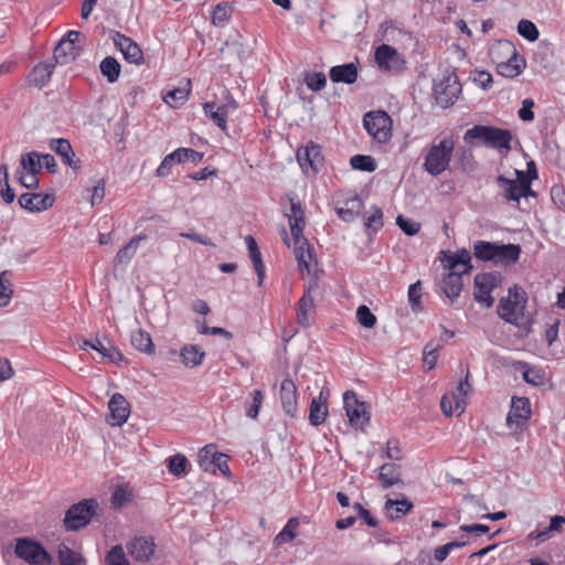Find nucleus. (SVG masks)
I'll list each match as a JSON object with an SVG mask.
<instances>
[{
  "instance_id": "obj_32",
  "label": "nucleus",
  "mask_w": 565,
  "mask_h": 565,
  "mask_svg": "<svg viewBox=\"0 0 565 565\" xmlns=\"http://www.w3.org/2000/svg\"><path fill=\"white\" fill-rule=\"evenodd\" d=\"M471 391V385L469 383V370H467L466 376L461 380L456 390L452 392V399L455 402V411L458 412V415H461L466 408V397Z\"/></svg>"
},
{
  "instance_id": "obj_28",
  "label": "nucleus",
  "mask_w": 565,
  "mask_h": 565,
  "mask_svg": "<svg viewBox=\"0 0 565 565\" xmlns=\"http://www.w3.org/2000/svg\"><path fill=\"white\" fill-rule=\"evenodd\" d=\"M54 67L52 63H40L35 65L29 75V83L39 88L44 87L51 81Z\"/></svg>"
},
{
  "instance_id": "obj_57",
  "label": "nucleus",
  "mask_w": 565,
  "mask_h": 565,
  "mask_svg": "<svg viewBox=\"0 0 565 565\" xmlns=\"http://www.w3.org/2000/svg\"><path fill=\"white\" fill-rule=\"evenodd\" d=\"M103 358H107L111 362H116L121 359V353L114 347L107 348L100 340H96L95 348Z\"/></svg>"
},
{
  "instance_id": "obj_55",
  "label": "nucleus",
  "mask_w": 565,
  "mask_h": 565,
  "mask_svg": "<svg viewBox=\"0 0 565 565\" xmlns=\"http://www.w3.org/2000/svg\"><path fill=\"white\" fill-rule=\"evenodd\" d=\"M364 225L369 230H373L374 232L379 231L383 226V212L377 206H372L371 214L365 216Z\"/></svg>"
},
{
  "instance_id": "obj_45",
  "label": "nucleus",
  "mask_w": 565,
  "mask_h": 565,
  "mask_svg": "<svg viewBox=\"0 0 565 565\" xmlns=\"http://www.w3.org/2000/svg\"><path fill=\"white\" fill-rule=\"evenodd\" d=\"M264 402V393L260 390H254L250 393V401L245 403V415L248 418L256 419Z\"/></svg>"
},
{
  "instance_id": "obj_1",
  "label": "nucleus",
  "mask_w": 565,
  "mask_h": 565,
  "mask_svg": "<svg viewBox=\"0 0 565 565\" xmlns=\"http://www.w3.org/2000/svg\"><path fill=\"white\" fill-rule=\"evenodd\" d=\"M463 139L469 142L480 140L488 148L495 149L503 156L511 151L512 132L494 126L475 125L465 132Z\"/></svg>"
},
{
  "instance_id": "obj_9",
  "label": "nucleus",
  "mask_w": 565,
  "mask_h": 565,
  "mask_svg": "<svg viewBox=\"0 0 565 565\" xmlns=\"http://www.w3.org/2000/svg\"><path fill=\"white\" fill-rule=\"evenodd\" d=\"M343 404L350 425L363 429L370 422L365 403L360 402L354 392L347 391L343 394Z\"/></svg>"
},
{
  "instance_id": "obj_23",
  "label": "nucleus",
  "mask_w": 565,
  "mask_h": 565,
  "mask_svg": "<svg viewBox=\"0 0 565 565\" xmlns=\"http://www.w3.org/2000/svg\"><path fill=\"white\" fill-rule=\"evenodd\" d=\"M440 291L451 301L457 299L462 290L463 281L462 276L458 273H446L439 280Z\"/></svg>"
},
{
  "instance_id": "obj_26",
  "label": "nucleus",
  "mask_w": 565,
  "mask_h": 565,
  "mask_svg": "<svg viewBox=\"0 0 565 565\" xmlns=\"http://www.w3.org/2000/svg\"><path fill=\"white\" fill-rule=\"evenodd\" d=\"M182 363L186 367H196L203 363L204 350L198 344H185L180 350Z\"/></svg>"
},
{
  "instance_id": "obj_20",
  "label": "nucleus",
  "mask_w": 565,
  "mask_h": 565,
  "mask_svg": "<svg viewBox=\"0 0 565 565\" xmlns=\"http://www.w3.org/2000/svg\"><path fill=\"white\" fill-rule=\"evenodd\" d=\"M280 399L285 413L291 417L296 415L298 406L297 387L290 379L280 384Z\"/></svg>"
},
{
  "instance_id": "obj_4",
  "label": "nucleus",
  "mask_w": 565,
  "mask_h": 565,
  "mask_svg": "<svg viewBox=\"0 0 565 565\" xmlns=\"http://www.w3.org/2000/svg\"><path fill=\"white\" fill-rule=\"evenodd\" d=\"M524 301L520 288L516 286L509 288L507 297H502L497 307L498 316L516 327L523 324L524 319Z\"/></svg>"
},
{
  "instance_id": "obj_11",
  "label": "nucleus",
  "mask_w": 565,
  "mask_h": 565,
  "mask_svg": "<svg viewBox=\"0 0 565 565\" xmlns=\"http://www.w3.org/2000/svg\"><path fill=\"white\" fill-rule=\"evenodd\" d=\"M199 465L204 471L215 472L218 469L225 476L231 475L227 456L217 452L214 445H206L200 450Z\"/></svg>"
},
{
  "instance_id": "obj_53",
  "label": "nucleus",
  "mask_w": 565,
  "mask_h": 565,
  "mask_svg": "<svg viewBox=\"0 0 565 565\" xmlns=\"http://www.w3.org/2000/svg\"><path fill=\"white\" fill-rule=\"evenodd\" d=\"M288 221L292 239H298L301 244H306V237L303 236V228L306 225L305 216L298 215V217H289Z\"/></svg>"
},
{
  "instance_id": "obj_33",
  "label": "nucleus",
  "mask_w": 565,
  "mask_h": 565,
  "mask_svg": "<svg viewBox=\"0 0 565 565\" xmlns=\"http://www.w3.org/2000/svg\"><path fill=\"white\" fill-rule=\"evenodd\" d=\"M328 417V406L322 402V393L319 397H313L309 408V423L312 426H320Z\"/></svg>"
},
{
  "instance_id": "obj_51",
  "label": "nucleus",
  "mask_w": 565,
  "mask_h": 565,
  "mask_svg": "<svg viewBox=\"0 0 565 565\" xmlns=\"http://www.w3.org/2000/svg\"><path fill=\"white\" fill-rule=\"evenodd\" d=\"M172 154H173L177 163L186 162V161L198 163V162L202 161V159H203L202 152L195 151L191 148H179V149L174 150L172 152Z\"/></svg>"
},
{
  "instance_id": "obj_37",
  "label": "nucleus",
  "mask_w": 565,
  "mask_h": 565,
  "mask_svg": "<svg viewBox=\"0 0 565 565\" xmlns=\"http://www.w3.org/2000/svg\"><path fill=\"white\" fill-rule=\"evenodd\" d=\"M363 206L362 200L354 195L345 201L344 206L337 207V214L345 222L353 221Z\"/></svg>"
},
{
  "instance_id": "obj_40",
  "label": "nucleus",
  "mask_w": 565,
  "mask_h": 565,
  "mask_svg": "<svg viewBox=\"0 0 565 565\" xmlns=\"http://www.w3.org/2000/svg\"><path fill=\"white\" fill-rule=\"evenodd\" d=\"M41 157L36 151H31L21 156L20 167L15 172H29L39 174L41 171Z\"/></svg>"
},
{
  "instance_id": "obj_12",
  "label": "nucleus",
  "mask_w": 565,
  "mask_h": 565,
  "mask_svg": "<svg viewBox=\"0 0 565 565\" xmlns=\"http://www.w3.org/2000/svg\"><path fill=\"white\" fill-rule=\"evenodd\" d=\"M115 46L122 53L124 58L135 65L143 63V52L140 46L130 38L120 32H115L111 36Z\"/></svg>"
},
{
  "instance_id": "obj_27",
  "label": "nucleus",
  "mask_w": 565,
  "mask_h": 565,
  "mask_svg": "<svg viewBox=\"0 0 565 565\" xmlns=\"http://www.w3.org/2000/svg\"><path fill=\"white\" fill-rule=\"evenodd\" d=\"M413 503L406 498L401 500L387 499L384 505V510L386 516L390 520L395 521L406 515L413 509Z\"/></svg>"
},
{
  "instance_id": "obj_19",
  "label": "nucleus",
  "mask_w": 565,
  "mask_h": 565,
  "mask_svg": "<svg viewBox=\"0 0 565 565\" xmlns=\"http://www.w3.org/2000/svg\"><path fill=\"white\" fill-rule=\"evenodd\" d=\"M50 148L61 157L65 166L74 170H78L81 168V160L75 158V152L67 139H51Z\"/></svg>"
},
{
  "instance_id": "obj_25",
  "label": "nucleus",
  "mask_w": 565,
  "mask_h": 565,
  "mask_svg": "<svg viewBox=\"0 0 565 565\" xmlns=\"http://www.w3.org/2000/svg\"><path fill=\"white\" fill-rule=\"evenodd\" d=\"M245 242L247 245L249 258L253 263V267L257 274L258 286H262L265 279V265L262 259L260 250L257 246L255 238L252 235H247L245 237Z\"/></svg>"
},
{
  "instance_id": "obj_18",
  "label": "nucleus",
  "mask_w": 565,
  "mask_h": 565,
  "mask_svg": "<svg viewBox=\"0 0 565 565\" xmlns=\"http://www.w3.org/2000/svg\"><path fill=\"white\" fill-rule=\"evenodd\" d=\"M108 408L110 412V425L121 426L127 422L130 414V406L128 401L121 394L116 393L111 396L108 402Z\"/></svg>"
},
{
  "instance_id": "obj_17",
  "label": "nucleus",
  "mask_w": 565,
  "mask_h": 565,
  "mask_svg": "<svg viewBox=\"0 0 565 565\" xmlns=\"http://www.w3.org/2000/svg\"><path fill=\"white\" fill-rule=\"evenodd\" d=\"M375 62L382 71L386 72L398 71L403 65L397 51L387 44H382L375 50Z\"/></svg>"
},
{
  "instance_id": "obj_63",
  "label": "nucleus",
  "mask_w": 565,
  "mask_h": 565,
  "mask_svg": "<svg viewBox=\"0 0 565 565\" xmlns=\"http://www.w3.org/2000/svg\"><path fill=\"white\" fill-rule=\"evenodd\" d=\"M175 163L177 162H175V159H174L172 152L169 153L168 156H166L156 171L157 177H159V178L168 177L171 172V167Z\"/></svg>"
},
{
  "instance_id": "obj_5",
  "label": "nucleus",
  "mask_w": 565,
  "mask_h": 565,
  "mask_svg": "<svg viewBox=\"0 0 565 565\" xmlns=\"http://www.w3.org/2000/svg\"><path fill=\"white\" fill-rule=\"evenodd\" d=\"M14 554L18 558L24 561L29 565L53 564V556L41 543L30 537H19L15 540Z\"/></svg>"
},
{
  "instance_id": "obj_14",
  "label": "nucleus",
  "mask_w": 565,
  "mask_h": 565,
  "mask_svg": "<svg viewBox=\"0 0 565 565\" xmlns=\"http://www.w3.org/2000/svg\"><path fill=\"white\" fill-rule=\"evenodd\" d=\"M130 556L136 562H149L154 554L156 543L151 536H135L126 545Z\"/></svg>"
},
{
  "instance_id": "obj_24",
  "label": "nucleus",
  "mask_w": 565,
  "mask_h": 565,
  "mask_svg": "<svg viewBox=\"0 0 565 565\" xmlns=\"http://www.w3.org/2000/svg\"><path fill=\"white\" fill-rule=\"evenodd\" d=\"M333 83L353 84L358 78V67L354 63H347L331 67L329 73Z\"/></svg>"
},
{
  "instance_id": "obj_34",
  "label": "nucleus",
  "mask_w": 565,
  "mask_h": 565,
  "mask_svg": "<svg viewBox=\"0 0 565 565\" xmlns=\"http://www.w3.org/2000/svg\"><path fill=\"white\" fill-rule=\"evenodd\" d=\"M497 184L500 190V195L504 198L507 201H513L518 204L520 203V199L522 198V192L515 184V181L508 179L503 175H499L497 178Z\"/></svg>"
},
{
  "instance_id": "obj_13",
  "label": "nucleus",
  "mask_w": 565,
  "mask_h": 565,
  "mask_svg": "<svg viewBox=\"0 0 565 565\" xmlns=\"http://www.w3.org/2000/svg\"><path fill=\"white\" fill-rule=\"evenodd\" d=\"M531 416V405L526 397H513L511 409L507 416V425L510 428L521 429L526 425Z\"/></svg>"
},
{
  "instance_id": "obj_42",
  "label": "nucleus",
  "mask_w": 565,
  "mask_h": 565,
  "mask_svg": "<svg viewBox=\"0 0 565 565\" xmlns=\"http://www.w3.org/2000/svg\"><path fill=\"white\" fill-rule=\"evenodd\" d=\"M299 523L298 518L289 519L282 530L275 536L274 543L281 545L291 542L297 536Z\"/></svg>"
},
{
  "instance_id": "obj_46",
  "label": "nucleus",
  "mask_w": 565,
  "mask_h": 565,
  "mask_svg": "<svg viewBox=\"0 0 565 565\" xmlns=\"http://www.w3.org/2000/svg\"><path fill=\"white\" fill-rule=\"evenodd\" d=\"M498 47L507 53L510 54L509 58L507 62H504L505 64H509L511 66H515V65H520V71L522 72L523 68L525 67V60L524 57L520 56L514 46L512 45L511 42L509 41H500L498 43Z\"/></svg>"
},
{
  "instance_id": "obj_3",
  "label": "nucleus",
  "mask_w": 565,
  "mask_h": 565,
  "mask_svg": "<svg viewBox=\"0 0 565 565\" xmlns=\"http://www.w3.org/2000/svg\"><path fill=\"white\" fill-rule=\"evenodd\" d=\"M454 150L455 141L451 137L433 143L424 157L423 169L433 177L441 174L449 168Z\"/></svg>"
},
{
  "instance_id": "obj_31",
  "label": "nucleus",
  "mask_w": 565,
  "mask_h": 565,
  "mask_svg": "<svg viewBox=\"0 0 565 565\" xmlns=\"http://www.w3.org/2000/svg\"><path fill=\"white\" fill-rule=\"evenodd\" d=\"M147 236L145 234L134 236L122 248H120L115 258V265L127 264L135 256L139 244L141 241H145Z\"/></svg>"
},
{
  "instance_id": "obj_59",
  "label": "nucleus",
  "mask_w": 565,
  "mask_h": 565,
  "mask_svg": "<svg viewBox=\"0 0 565 565\" xmlns=\"http://www.w3.org/2000/svg\"><path fill=\"white\" fill-rule=\"evenodd\" d=\"M420 281L412 284L408 288V301L414 311H417L422 307V295H420Z\"/></svg>"
},
{
  "instance_id": "obj_61",
  "label": "nucleus",
  "mask_w": 565,
  "mask_h": 565,
  "mask_svg": "<svg viewBox=\"0 0 565 565\" xmlns=\"http://www.w3.org/2000/svg\"><path fill=\"white\" fill-rule=\"evenodd\" d=\"M465 544H466L465 542H449L443 546H439V547L435 548L434 558L437 562H443L447 558L450 551H452L454 548L461 547Z\"/></svg>"
},
{
  "instance_id": "obj_36",
  "label": "nucleus",
  "mask_w": 565,
  "mask_h": 565,
  "mask_svg": "<svg viewBox=\"0 0 565 565\" xmlns=\"http://www.w3.org/2000/svg\"><path fill=\"white\" fill-rule=\"evenodd\" d=\"M57 558L61 565H86V559L79 552L63 543L57 546Z\"/></svg>"
},
{
  "instance_id": "obj_56",
  "label": "nucleus",
  "mask_w": 565,
  "mask_h": 565,
  "mask_svg": "<svg viewBox=\"0 0 565 565\" xmlns=\"http://www.w3.org/2000/svg\"><path fill=\"white\" fill-rule=\"evenodd\" d=\"M306 85L313 92L321 90L327 84V77L324 73L317 72L308 74L305 78Z\"/></svg>"
},
{
  "instance_id": "obj_10",
  "label": "nucleus",
  "mask_w": 565,
  "mask_h": 565,
  "mask_svg": "<svg viewBox=\"0 0 565 565\" xmlns=\"http://www.w3.org/2000/svg\"><path fill=\"white\" fill-rule=\"evenodd\" d=\"M460 93L461 85L454 73L444 76L435 87L437 104L444 108L454 105Z\"/></svg>"
},
{
  "instance_id": "obj_43",
  "label": "nucleus",
  "mask_w": 565,
  "mask_h": 565,
  "mask_svg": "<svg viewBox=\"0 0 565 565\" xmlns=\"http://www.w3.org/2000/svg\"><path fill=\"white\" fill-rule=\"evenodd\" d=\"M233 6L230 2L216 4L212 12V23L215 26H224L231 19Z\"/></svg>"
},
{
  "instance_id": "obj_50",
  "label": "nucleus",
  "mask_w": 565,
  "mask_h": 565,
  "mask_svg": "<svg viewBox=\"0 0 565 565\" xmlns=\"http://www.w3.org/2000/svg\"><path fill=\"white\" fill-rule=\"evenodd\" d=\"M13 295L12 284L9 279V273H0V307H6Z\"/></svg>"
},
{
  "instance_id": "obj_30",
  "label": "nucleus",
  "mask_w": 565,
  "mask_h": 565,
  "mask_svg": "<svg viewBox=\"0 0 565 565\" xmlns=\"http://www.w3.org/2000/svg\"><path fill=\"white\" fill-rule=\"evenodd\" d=\"M310 290L311 289H308L298 301L297 321L303 328L310 326V315L315 309V302L312 296L310 295Z\"/></svg>"
},
{
  "instance_id": "obj_22",
  "label": "nucleus",
  "mask_w": 565,
  "mask_h": 565,
  "mask_svg": "<svg viewBox=\"0 0 565 565\" xmlns=\"http://www.w3.org/2000/svg\"><path fill=\"white\" fill-rule=\"evenodd\" d=\"M470 254L466 249H461L458 253H450L445 256V266L448 268L447 273H458V275L468 274L471 269Z\"/></svg>"
},
{
  "instance_id": "obj_8",
  "label": "nucleus",
  "mask_w": 565,
  "mask_h": 565,
  "mask_svg": "<svg viewBox=\"0 0 565 565\" xmlns=\"http://www.w3.org/2000/svg\"><path fill=\"white\" fill-rule=\"evenodd\" d=\"M501 285V275L499 273H482L475 277V300L486 308H491L494 299L492 291Z\"/></svg>"
},
{
  "instance_id": "obj_21",
  "label": "nucleus",
  "mask_w": 565,
  "mask_h": 565,
  "mask_svg": "<svg viewBox=\"0 0 565 565\" xmlns=\"http://www.w3.org/2000/svg\"><path fill=\"white\" fill-rule=\"evenodd\" d=\"M294 252L298 263L299 271L303 275L310 274L313 268V248L306 238V244H301L298 239L294 241Z\"/></svg>"
},
{
  "instance_id": "obj_2",
  "label": "nucleus",
  "mask_w": 565,
  "mask_h": 565,
  "mask_svg": "<svg viewBox=\"0 0 565 565\" xmlns=\"http://www.w3.org/2000/svg\"><path fill=\"white\" fill-rule=\"evenodd\" d=\"M520 254V245L514 244L499 245L492 242L477 241L473 245L475 257L483 262L512 265L519 260Z\"/></svg>"
},
{
  "instance_id": "obj_48",
  "label": "nucleus",
  "mask_w": 565,
  "mask_h": 565,
  "mask_svg": "<svg viewBox=\"0 0 565 565\" xmlns=\"http://www.w3.org/2000/svg\"><path fill=\"white\" fill-rule=\"evenodd\" d=\"M353 169L366 172L376 170V162L371 156L355 154L350 159Z\"/></svg>"
},
{
  "instance_id": "obj_44",
  "label": "nucleus",
  "mask_w": 565,
  "mask_h": 565,
  "mask_svg": "<svg viewBox=\"0 0 565 565\" xmlns=\"http://www.w3.org/2000/svg\"><path fill=\"white\" fill-rule=\"evenodd\" d=\"M190 82L186 83L185 87H178L169 90L164 96L163 100L171 107L177 108L186 102L190 94Z\"/></svg>"
},
{
  "instance_id": "obj_54",
  "label": "nucleus",
  "mask_w": 565,
  "mask_h": 565,
  "mask_svg": "<svg viewBox=\"0 0 565 565\" xmlns=\"http://www.w3.org/2000/svg\"><path fill=\"white\" fill-rule=\"evenodd\" d=\"M356 319L359 323L367 329L373 328L376 324V317L372 313L367 306L361 305L356 309Z\"/></svg>"
},
{
  "instance_id": "obj_60",
  "label": "nucleus",
  "mask_w": 565,
  "mask_h": 565,
  "mask_svg": "<svg viewBox=\"0 0 565 565\" xmlns=\"http://www.w3.org/2000/svg\"><path fill=\"white\" fill-rule=\"evenodd\" d=\"M14 177L19 181V183L26 189H38L39 188V178H38V174H35V173L15 172Z\"/></svg>"
},
{
  "instance_id": "obj_58",
  "label": "nucleus",
  "mask_w": 565,
  "mask_h": 565,
  "mask_svg": "<svg viewBox=\"0 0 565 565\" xmlns=\"http://www.w3.org/2000/svg\"><path fill=\"white\" fill-rule=\"evenodd\" d=\"M396 224L399 226V228L408 236H413L417 234L420 230V224L409 220L405 218L403 215H398L396 217Z\"/></svg>"
},
{
  "instance_id": "obj_6",
  "label": "nucleus",
  "mask_w": 565,
  "mask_h": 565,
  "mask_svg": "<svg viewBox=\"0 0 565 565\" xmlns=\"http://www.w3.org/2000/svg\"><path fill=\"white\" fill-rule=\"evenodd\" d=\"M363 126L379 143H386L392 137V118L385 111L366 113L363 117Z\"/></svg>"
},
{
  "instance_id": "obj_49",
  "label": "nucleus",
  "mask_w": 565,
  "mask_h": 565,
  "mask_svg": "<svg viewBox=\"0 0 565 565\" xmlns=\"http://www.w3.org/2000/svg\"><path fill=\"white\" fill-rule=\"evenodd\" d=\"M189 461L184 455L177 454L168 459V470L171 475L180 477L186 472Z\"/></svg>"
},
{
  "instance_id": "obj_47",
  "label": "nucleus",
  "mask_w": 565,
  "mask_h": 565,
  "mask_svg": "<svg viewBox=\"0 0 565 565\" xmlns=\"http://www.w3.org/2000/svg\"><path fill=\"white\" fill-rule=\"evenodd\" d=\"M105 565H130L121 545H115L107 552Z\"/></svg>"
},
{
  "instance_id": "obj_39",
  "label": "nucleus",
  "mask_w": 565,
  "mask_h": 565,
  "mask_svg": "<svg viewBox=\"0 0 565 565\" xmlns=\"http://www.w3.org/2000/svg\"><path fill=\"white\" fill-rule=\"evenodd\" d=\"M131 344L135 349L146 354H152L154 352V344L150 334L141 329L131 333Z\"/></svg>"
},
{
  "instance_id": "obj_35",
  "label": "nucleus",
  "mask_w": 565,
  "mask_h": 565,
  "mask_svg": "<svg viewBox=\"0 0 565 565\" xmlns=\"http://www.w3.org/2000/svg\"><path fill=\"white\" fill-rule=\"evenodd\" d=\"M79 53L81 47L78 45H73L63 39L54 50L55 60L61 64L74 61L79 55Z\"/></svg>"
},
{
  "instance_id": "obj_64",
  "label": "nucleus",
  "mask_w": 565,
  "mask_h": 565,
  "mask_svg": "<svg viewBox=\"0 0 565 565\" xmlns=\"http://www.w3.org/2000/svg\"><path fill=\"white\" fill-rule=\"evenodd\" d=\"M472 79L483 89L490 88L492 84V75L486 71H475Z\"/></svg>"
},
{
  "instance_id": "obj_7",
  "label": "nucleus",
  "mask_w": 565,
  "mask_h": 565,
  "mask_svg": "<svg viewBox=\"0 0 565 565\" xmlns=\"http://www.w3.org/2000/svg\"><path fill=\"white\" fill-rule=\"evenodd\" d=\"M98 503L94 499L83 500L73 504L65 514L64 524L68 531H77L86 526L96 512Z\"/></svg>"
},
{
  "instance_id": "obj_41",
  "label": "nucleus",
  "mask_w": 565,
  "mask_h": 565,
  "mask_svg": "<svg viewBox=\"0 0 565 565\" xmlns=\"http://www.w3.org/2000/svg\"><path fill=\"white\" fill-rule=\"evenodd\" d=\"M100 73L107 78L109 83L118 81L121 66L119 62L113 56H106L99 64Z\"/></svg>"
},
{
  "instance_id": "obj_52",
  "label": "nucleus",
  "mask_w": 565,
  "mask_h": 565,
  "mask_svg": "<svg viewBox=\"0 0 565 565\" xmlns=\"http://www.w3.org/2000/svg\"><path fill=\"white\" fill-rule=\"evenodd\" d=\"M518 32L524 39L533 42L539 39L540 32L536 25L530 20H521L518 24Z\"/></svg>"
},
{
  "instance_id": "obj_15",
  "label": "nucleus",
  "mask_w": 565,
  "mask_h": 565,
  "mask_svg": "<svg viewBox=\"0 0 565 565\" xmlns=\"http://www.w3.org/2000/svg\"><path fill=\"white\" fill-rule=\"evenodd\" d=\"M297 160L306 172H308V169L318 172L323 161L320 146L309 141L305 147L298 149Z\"/></svg>"
},
{
  "instance_id": "obj_16",
  "label": "nucleus",
  "mask_w": 565,
  "mask_h": 565,
  "mask_svg": "<svg viewBox=\"0 0 565 565\" xmlns=\"http://www.w3.org/2000/svg\"><path fill=\"white\" fill-rule=\"evenodd\" d=\"M19 205L32 213H39L53 206L55 198L47 193H23L19 198Z\"/></svg>"
},
{
  "instance_id": "obj_29",
  "label": "nucleus",
  "mask_w": 565,
  "mask_h": 565,
  "mask_svg": "<svg viewBox=\"0 0 565 565\" xmlns=\"http://www.w3.org/2000/svg\"><path fill=\"white\" fill-rule=\"evenodd\" d=\"M379 480L384 489L398 484L401 480V468L395 463H384L379 469Z\"/></svg>"
},
{
  "instance_id": "obj_62",
  "label": "nucleus",
  "mask_w": 565,
  "mask_h": 565,
  "mask_svg": "<svg viewBox=\"0 0 565 565\" xmlns=\"http://www.w3.org/2000/svg\"><path fill=\"white\" fill-rule=\"evenodd\" d=\"M105 196V181L98 180L92 189L90 204L95 206L100 204Z\"/></svg>"
},
{
  "instance_id": "obj_38",
  "label": "nucleus",
  "mask_w": 565,
  "mask_h": 565,
  "mask_svg": "<svg viewBox=\"0 0 565 565\" xmlns=\"http://www.w3.org/2000/svg\"><path fill=\"white\" fill-rule=\"evenodd\" d=\"M205 115L209 116L217 127L226 130L227 109L225 106H217L214 102L204 104Z\"/></svg>"
}]
</instances>
